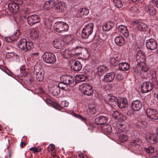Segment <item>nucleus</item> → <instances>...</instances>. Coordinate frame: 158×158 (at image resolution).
<instances>
[{"mask_svg": "<svg viewBox=\"0 0 158 158\" xmlns=\"http://www.w3.org/2000/svg\"><path fill=\"white\" fill-rule=\"evenodd\" d=\"M73 64L72 66V69L75 71H79L81 70L82 68V66L81 63L78 60L73 61Z\"/></svg>", "mask_w": 158, "mask_h": 158, "instance_id": "obj_25", "label": "nucleus"}, {"mask_svg": "<svg viewBox=\"0 0 158 158\" xmlns=\"http://www.w3.org/2000/svg\"><path fill=\"white\" fill-rule=\"evenodd\" d=\"M53 28L55 31L59 33H63L68 31L69 26L67 23L64 22L59 21L54 23Z\"/></svg>", "mask_w": 158, "mask_h": 158, "instance_id": "obj_1", "label": "nucleus"}, {"mask_svg": "<svg viewBox=\"0 0 158 158\" xmlns=\"http://www.w3.org/2000/svg\"><path fill=\"white\" fill-rule=\"evenodd\" d=\"M151 158H158V156H152Z\"/></svg>", "mask_w": 158, "mask_h": 158, "instance_id": "obj_61", "label": "nucleus"}, {"mask_svg": "<svg viewBox=\"0 0 158 158\" xmlns=\"http://www.w3.org/2000/svg\"><path fill=\"white\" fill-rule=\"evenodd\" d=\"M30 150L33 151L34 153L36 152H40L41 150L40 148H38L36 147H32L30 149Z\"/></svg>", "mask_w": 158, "mask_h": 158, "instance_id": "obj_47", "label": "nucleus"}, {"mask_svg": "<svg viewBox=\"0 0 158 158\" xmlns=\"http://www.w3.org/2000/svg\"><path fill=\"white\" fill-rule=\"evenodd\" d=\"M46 102V103L48 104H51L53 103V102L51 100L48 98H47Z\"/></svg>", "mask_w": 158, "mask_h": 158, "instance_id": "obj_52", "label": "nucleus"}, {"mask_svg": "<svg viewBox=\"0 0 158 158\" xmlns=\"http://www.w3.org/2000/svg\"><path fill=\"white\" fill-rule=\"evenodd\" d=\"M115 7L119 8L123 6L122 1L120 0H112Z\"/></svg>", "mask_w": 158, "mask_h": 158, "instance_id": "obj_36", "label": "nucleus"}, {"mask_svg": "<svg viewBox=\"0 0 158 158\" xmlns=\"http://www.w3.org/2000/svg\"><path fill=\"white\" fill-rule=\"evenodd\" d=\"M8 8L11 12L14 13L18 11L19 6L16 3L10 2L8 5Z\"/></svg>", "mask_w": 158, "mask_h": 158, "instance_id": "obj_19", "label": "nucleus"}, {"mask_svg": "<svg viewBox=\"0 0 158 158\" xmlns=\"http://www.w3.org/2000/svg\"><path fill=\"white\" fill-rule=\"evenodd\" d=\"M148 70V68L146 62L138 63L135 69V72L141 73H146Z\"/></svg>", "mask_w": 158, "mask_h": 158, "instance_id": "obj_4", "label": "nucleus"}, {"mask_svg": "<svg viewBox=\"0 0 158 158\" xmlns=\"http://www.w3.org/2000/svg\"><path fill=\"white\" fill-rule=\"evenodd\" d=\"M90 110H92L93 111H94V112L96 110L94 108H91V109H89Z\"/></svg>", "mask_w": 158, "mask_h": 158, "instance_id": "obj_59", "label": "nucleus"}, {"mask_svg": "<svg viewBox=\"0 0 158 158\" xmlns=\"http://www.w3.org/2000/svg\"><path fill=\"white\" fill-rule=\"evenodd\" d=\"M105 101L111 107L115 106L117 104L118 99L114 96L108 94L105 98Z\"/></svg>", "mask_w": 158, "mask_h": 158, "instance_id": "obj_7", "label": "nucleus"}, {"mask_svg": "<svg viewBox=\"0 0 158 158\" xmlns=\"http://www.w3.org/2000/svg\"><path fill=\"white\" fill-rule=\"evenodd\" d=\"M28 24L32 26L40 21V17L36 15H33L28 16L27 18Z\"/></svg>", "mask_w": 158, "mask_h": 158, "instance_id": "obj_10", "label": "nucleus"}, {"mask_svg": "<svg viewBox=\"0 0 158 158\" xmlns=\"http://www.w3.org/2000/svg\"><path fill=\"white\" fill-rule=\"evenodd\" d=\"M153 87V85L150 82H144L141 86L142 93H145L148 92L152 90Z\"/></svg>", "mask_w": 158, "mask_h": 158, "instance_id": "obj_13", "label": "nucleus"}, {"mask_svg": "<svg viewBox=\"0 0 158 158\" xmlns=\"http://www.w3.org/2000/svg\"><path fill=\"white\" fill-rule=\"evenodd\" d=\"M136 60L138 61V63L146 62L145 56L144 53L140 50H139L137 52Z\"/></svg>", "mask_w": 158, "mask_h": 158, "instance_id": "obj_18", "label": "nucleus"}, {"mask_svg": "<svg viewBox=\"0 0 158 158\" xmlns=\"http://www.w3.org/2000/svg\"><path fill=\"white\" fill-rule=\"evenodd\" d=\"M114 41L116 44L119 46H122L125 43V40L122 36H117L115 37Z\"/></svg>", "mask_w": 158, "mask_h": 158, "instance_id": "obj_28", "label": "nucleus"}, {"mask_svg": "<svg viewBox=\"0 0 158 158\" xmlns=\"http://www.w3.org/2000/svg\"><path fill=\"white\" fill-rule=\"evenodd\" d=\"M119 69L123 71H127L129 69V65L127 62H122L118 64Z\"/></svg>", "mask_w": 158, "mask_h": 158, "instance_id": "obj_31", "label": "nucleus"}, {"mask_svg": "<svg viewBox=\"0 0 158 158\" xmlns=\"http://www.w3.org/2000/svg\"><path fill=\"white\" fill-rule=\"evenodd\" d=\"M62 105L64 107H67L68 105V103L66 101H63L62 102Z\"/></svg>", "mask_w": 158, "mask_h": 158, "instance_id": "obj_53", "label": "nucleus"}, {"mask_svg": "<svg viewBox=\"0 0 158 158\" xmlns=\"http://www.w3.org/2000/svg\"><path fill=\"white\" fill-rule=\"evenodd\" d=\"M89 10L87 8H83L79 9L76 12V16L77 17H83L87 15L89 13Z\"/></svg>", "mask_w": 158, "mask_h": 158, "instance_id": "obj_16", "label": "nucleus"}, {"mask_svg": "<svg viewBox=\"0 0 158 158\" xmlns=\"http://www.w3.org/2000/svg\"><path fill=\"white\" fill-rule=\"evenodd\" d=\"M144 10L148 15H155L156 12L155 9L150 5H146L145 6Z\"/></svg>", "mask_w": 158, "mask_h": 158, "instance_id": "obj_17", "label": "nucleus"}, {"mask_svg": "<svg viewBox=\"0 0 158 158\" xmlns=\"http://www.w3.org/2000/svg\"><path fill=\"white\" fill-rule=\"evenodd\" d=\"M27 43V40L23 38L21 39L18 42L17 45L18 47L21 49L27 51L31 48V47H30L29 45L30 43H29L28 46Z\"/></svg>", "mask_w": 158, "mask_h": 158, "instance_id": "obj_6", "label": "nucleus"}, {"mask_svg": "<svg viewBox=\"0 0 158 158\" xmlns=\"http://www.w3.org/2000/svg\"><path fill=\"white\" fill-rule=\"evenodd\" d=\"M118 31L123 34L125 37H128L129 35L128 31L126 27L123 25H119L118 27Z\"/></svg>", "mask_w": 158, "mask_h": 158, "instance_id": "obj_27", "label": "nucleus"}, {"mask_svg": "<svg viewBox=\"0 0 158 158\" xmlns=\"http://www.w3.org/2000/svg\"><path fill=\"white\" fill-rule=\"evenodd\" d=\"M152 3L156 5L157 8H158V0H152Z\"/></svg>", "mask_w": 158, "mask_h": 158, "instance_id": "obj_55", "label": "nucleus"}, {"mask_svg": "<svg viewBox=\"0 0 158 158\" xmlns=\"http://www.w3.org/2000/svg\"><path fill=\"white\" fill-rule=\"evenodd\" d=\"M38 31L37 30H34V34L33 35H34V37L35 38H37L38 37Z\"/></svg>", "mask_w": 158, "mask_h": 158, "instance_id": "obj_54", "label": "nucleus"}, {"mask_svg": "<svg viewBox=\"0 0 158 158\" xmlns=\"http://www.w3.org/2000/svg\"><path fill=\"white\" fill-rule=\"evenodd\" d=\"M79 88L83 94L88 96L92 95L93 94V87L89 84L83 83L79 86Z\"/></svg>", "mask_w": 158, "mask_h": 158, "instance_id": "obj_2", "label": "nucleus"}, {"mask_svg": "<svg viewBox=\"0 0 158 158\" xmlns=\"http://www.w3.org/2000/svg\"><path fill=\"white\" fill-rule=\"evenodd\" d=\"M146 46L147 48L151 50H153L157 47V42L154 39H150L146 41Z\"/></svg>", "mask_w": 158, "mask_h": 158, "instance_id": "obj_9", "label": "nucleus"}, {"mask_svg": "<svg viewBox=\"0 0 158 158\" xmlns=\"http://www.w3.org/2000/svg\"><path fill=\"white\" fill-rule=\"evenodd\" d=\"M156 98H157V99L158 100V93H157L156 95Z\"/></svg>", "mask_w": 158, "mask_h": 158, "instance_id": "obj_63", "label": "nucleus"}, {"mask_svg": "<svg viewBox=\"0 0 158 158\" xmlns=\"http://www.w3.org/2000/svg\"><path fill=\"white\" fill-rule=\"evenodd\" d=\"M44 74L42 72L39 73L36 75V80L38 81H42L44 79Z\"/></svg>", "mask_w": 158, "mask_h": 158, "instance_id": "obj_38", "label": "nucleus"}, {"mask_svg": "<svg viewBox=\"0 0 158 158\" xmlns=\"http://www.w3.org/2000/svg\"><path fill=\"white\" fill-rule=\"evenodd\" d=\"M141 143V140L139 139H137L134 140L132 143L133 149L135 150L139 149Z\"/></svg>", "mask_w": 158, "mask_h": 158, "instance_id": "obj_33", "label": "nucleus"}, {"mask_svg": "<svg viewBox=\"0 0 158 158\" xmlns=\"http://www.w3.org/2000/svg\"><path fill=\"white\" fill-rule=\"evenodd\" d=\"M157 135L152 133H147L146 135L147 140L149 139L150 142L153 144L158 142V128L157 129Z\"/></svg>", "mask_w": 158, "mask_h": 158, "instance_id": "obj_11", "label": "nucleus"}, {"mask_svg": "<svg viewBox=\"0 0 158 158\" xmlns=\"http://www.w3.org/2000/svg\"><path fill=\"white\" fill-rule=\"evenodd\" d=\"M55 148V145L54 144H50L48 147V150L49 152L53 151Z\"/></svg>", "mask_w": 158, "mask_h": 158, "instance_id": "obj_48", "label": "nucleus"}, {"mask_svg": "<svg viewBox=\"0 0 158 158\" xmlns=\"http://www.w3.org/2000/svg\"><path fill=\"white\" fill-rule=\"evenodd\" d=\"M60 93V90L59 87H56L55 88L52 92V94L54 96H57Z\"/></svg>", "mask_w": 158, "mask_h": 158, "instance_id": "obj_41", "label": "nucleus"}, {"mask_svg": "<svg viewBox=\"0 0 158 158\" xmlns=\"http://www.w3.org/2000/svg\"><path fill=\"white\" fill-rule=\"evenodd\" d=\"M115 74L114 72L107 73L104 76L102 81L106 82H112L114 79Z\"/></svg>", "mask_w": 158, "mask_h": 158, "instance_id": "obj_15", "label": "nucleus"}, {"mask_svg": "<svg viewBox=\"0 0 158 158\" xmlns=\"http://www.w3.org/2000/svg\"><path fill=\"white\" fill-rule=\"evenodd\" d=\"M112 116L115 118L119 120L123 121L124 120V118L122 114L117 111H114Z\"/></svg>", "mask_w": 158, "mask_h": 158, "instance_id": "obj_32", "label": "nucleus"}, {"mask_svg": "<svg viewBox=\"0 0 158 158\" xmlns=\"http://www.w3.org/2000/svg\"><path fill=\"white\" fill-rule=\"evenodd\" d=\"M146 151L148 153H152L154 152V149L153 147H150L148 148V149H147Z\"/></svg>", "mask_w": 158, "mask_h": 158, "instance_id": "obj_50", "label": "nucleus"}, {"mask_svg": "<svg viewBox=\"0 0 158 158\" xmlns=\"http://www.w3.org/2000/svg\"><path fill=\"white\" fill-rule=\"evenodd\" d=\"M73 51L68 49H66L63 52L64 57L66 59H69L73 55Z\"/></svg>", "mask_w": 158, "mask_h": 158, "instance_id": "obj_34", "label": "nucleus"}, {"mask_svg": "<svg viewBox=\"0 0 158 158\" xmlns=\"http://www.w3.org/2000/svg\"><path fill=\"white\" fill-rule=\"evenodd\" d=\"M15 1H17L18 3H16L18 5V4H21L23 3V2L22 0H15Z\"/></svg>", "mask_w": 158, "mask_h": 158, "instance_id": "obj_56", "label": "nucleus"}, {"mask_svg": "<svg viewBox=\"0 0 158 158\" xmlns=\"http://www.w3.org/2000/svg\"><path fill=\"white\" fill-rule=\"evenodd\" d=\"M108 118L103 116H100L96 118L94 120L95 123L98 124H104L107 121Z\"/></svg>", "mask_w": 158, "mask_h": 158, "instance_id": "obj_20", "label": "nucleus"}, {"mask_svg": "<svg viewBox=\"0 0 158 158\" xmlns=\"http://www.w3.org/2000/svg\"><path fill=\"white\" fill-rule=\"evenodd\" d=\"M146 113L149 118L153 120H157L158 119V112L154 109H147L146 110Z\"/></svg>", "mask_w": 158, "mask_h": 158, "instance_id": "obj_12", "label": "nucleus"}, {"mask_svg": "<svg viewBox=\"0 0 158 158\" xmlns=\"http://www.w3.org/2000/svg\"><path fill=\"white\" fill-rule=\"evenodd\" d=\"M60 79L62 82L67 85L73 84L74 81V78L70 75H63L61 77Z\"/></svg>", "mask_w": 158, "mask_h": 158, "instance_id": "obj_8", "label": "nucleus"}, {"mask_svg": "<svg viewBox=\"0 0 158 158\" xmlns=\"http://www.w3.org/2000/svg\"><path fill=\"white\" fill-rule=\"evenodd\" d=\"M138 29L140 31H144L147 30V26L146 24L142 22H138L137 23Z\"/></svg>", "mask_w": 158, "mask_h": 158, "instance_id": "obj_30", "label": "nucleus"}, {"mask_svg": "<svg viewBox=\"0 0 158 158\" xmlns=\"http://www.w3.org/2000/svg\"><path fill=\"white\" fill-rule=\"evenodd\" d=\"M114 26V23L111 22H108L105 23L102 27V29L105 31H109L111 30Z\"/></svg>", "mask_w": 158, "mask_h": 158, "instance_id": "obj_29", "label": "nucleus"}, {"mask_svg": "<svg viewBox=\"0 0 158 158\" xmlns=\"http://www.w3.org/2000/svg\"><path fill=\"white\" fill-rule=\"evenodd\" d=\"M19 31L17 30L15 34H14L13 35L10 37H6L5 39L6 41L9 42H11L13 41L17 40L19 38Z\"/></svg>", "mask_w": 158, "mask_h": 158, "instance_id": "obj_22", "label": "nucleus"}, {"mask_svg": "<svg viewBox=\"0 0 158 158\" xmlns=\"http://www.w3.org/2000/svg\"><path fill=\"white\" fill-rule=\"evenodd\" d=\"M53 45L54 47L56 49H60L64 45V42L62 40L55 39L53 41Z\"/></svg>", "mask_w": 158, "mask_h": 158, "instance_id": "obj_21", "label": "nucleus"}, {"mask_svg": "<svg viewBox=\"0 0 158 158\" xmlns=\"http://www.w3.org/2000/svg\"><path fill=\"white\" fill-rule=\"evenodd\" d=\"M55 6L56 9L60 11H63L65 9V3L63 2L57 1L56 2Z\"/></svg>", "mask_w": 158, "mask_h": 158, "instance_id": "obj_23", "label": "nucleus"}, {"mask_svg": "<svg viewBox=\"0 0 158 158\" xmlns=\"http://www.w3.org/2000/svg\"><path fill=\"white\" fill-rule=\"evenodd\" d=\"M6 55V57L10 59L14 57H16V59L18 58L17 55L14 52L7 53Z\"/></svg>", "mask_w": 158, "mask_h": 158, "instance_id": "obj_42", "label": "nucleus"}, {"mask_svg": "<svg viewBox=\"0 0 158 158\" xmlns=\"http://www.w3.org/2000/svg\"><path fill=\"white\" fill-rule=\"evenodd\" d=\"M119 139L121 142H124L127 140V136L125 135H122L120 136Z\"/></svg>", "mask_w": 158, "mask_h": 158, "instance_id": "obj_46", "label": "nucleus"}, {"mask_svg": "<svg viewBox=\"0 0 158 158\" xmlns=\"http://www.w3.org/2000/svg\"><path fill=\"white\" fill-rule=\"evenodd\" d=\"M75 116L77 118H79L82 120L84 121L85 119L81 115L76 114H75Z\"/></svg>", "mask_w": 158, "mask_h": 158, "instance_id": "obj_51", "label": "nucleus"}, {"mask_svg": "<svg viewBox=\"0 0 158 158\" xmlns=\"http://www.w3.org/2000/svg\"><path fill=\"white\" fill-rule=\"evenodd\" d=\"M111 63L114 65H117L118 63V57H112L110 59Z\"/></svg>", "mask_w": 158, "mask_h": 158, "instance_id": "obj_40", "label": "nucleus"}, {"mask_svg": "<svg viewBox=\"0 0 158 158\" xmlns=\"http://www.w3.org/2000/svg\"><path fill=\"white\" fill-rule=\"evenodd\" d=\"M104 130L108 133H110L112 131L111 127L110 125L105 126L104 127Z\"/></svg>", "mask_w": 158, "mask_h": 158, "instance_id": "obj_45", "label": "nucleus"}, {"mask_svg": "<svg viewBox=\"0 0 158 158\" xmlns=\"http://www.w3.org/2000/svg\"><path fill=\"white\" fill-rule=\"evenodd\" d=\"M142 103L139 100H136L133 101L131 104V109L135 111H138L140 110L142 107Z\"/></svg>", "mask_w": 158, "mask_h": 158, "instance_id": "obj_14", "label": "nucleus"}, {"mask_svg": "<svg viewBox=\"0 0 158 158\" xmlns=\"http://www.w3.org/2000/svg\"><path fill=\"white\" fill-rule=\"evenodd\" d=\"M94 29V25L89 23L86 25L82 30V36L84 38H87L92 33Z\"/></svg>", "mask_w": 158, "mask_h": 158, "instance_id": "obj_3", "label": "nucleus"}, {"mask_svg": "<svg viewBox=\"0 0 158 158\" xmlns=\"http://www.w3.org/2000/svg\"><path fill=\"white\" fill-rule=\"evenodd\" d=\"M43 58L46 63L48 64L53 63L56 61L55 55L51 52H45L43 55Z\"/></svg>", "mask_w": 158, "mask_h": 158, "instance_id": "obj_5", "label": "nucleus"}, {"mask_svg": "<svg viewBox=\"0 0 158 158\" xmlns=\"http://www.w3.org/2000/svg\"><path fill=\"white\" fill-rule=\"evenodd\" d=\"M117 105L121 108L126 107L128 106L127 100L125 98H121L118 100Z\"/></svg>", "mask_w": 158, "mask_h": 158, "instance_id": "obj_26", "label": "nucleus"}, {"mask_svg": "<svg viewBox=\"0 0 158 158\" xmlns=\"http://www.w3.org/2000/svg\"><path fill=\"white\" fill-rule=\"evenodd\" d=\"M1 46V44L0 43V46Z\"/></svg>", "mask_w": 158, "mask_h": 158, "instance_id": "obj_64", "label": "nucleus"}, {"mask_svg": "<svg viewBox=\"0 0 158 158\" xmlns=\"http://www.w3.org/2000/svg\"><path fill=\"white\" fill-rule=\"evenodd\" d=\"M55 3L56 1L54 0L47 1L44 4V7L46 10H49L55 6Z\"/></svg>", "mask_w": 158, "mask_h": 158, "instance_id": "obj_24", "label": "nucleus"}, {"mask_svg": "<svg viewBox=\"0 0 158 158\" xmlns=\"http://www.w3.org/2000/svg\"><path fill=\"white\" fill-rule=\"evenodd\" d=\"M76 80L78 81H84L86 79V77L84 75L80 74L77 75L76 77Z\"/></svg>", "mask_w": 158, "mask_h": 158, "instance_id": "obj_35", "label": "nucleus"}, {"mask_svg": "<svg viewBox=\"0 0 158 158\" xmlns=\"http://www.w3.org/2000/svg\"><path fill=\"white\" fill-rule=\"evenodd\" d=\"M74 38V36L73 35H71L67 36L66 39L67 43H72L73 42L72 41L73 40Z\"/></svg>", "mask_w": 158, "mask_h": 158, "instance_id": "obj_43", "label": "nucleus"}, {"mask_svg": "<svg viewBox=\"0 0 158 158\" xmlns=\"http://www.w3.org/2000/svg\"><path fill=\"white\" fill-rule=\"evenodd\" d=\"M131 1L135 3L137 2V0H131Z\"/></svg>", "mask_w": 158, "mask_h": 158, "instance_id": "obj_60", "label": "nucleus"}, {"mask_svg": "<svg viewBox=\"0 0 158 158\" xmlns=\"http://www.w3.org/2000/svg\"><path fill=\"white\" fill-rule=\"evenodd\" d=\"M34 55H36L37 56H38L39 55V53H34L33 54Z\"/></svg>", "mask_w": 158, "mask_h": 158, "instance_id": "obj_62", "label": "nucleus"}, {"mask_svg": "<svg viewBox=\"0 0 158 158\" xmlns=\"http://www.w3.org/2000/svg\"><path fill=\"white\" fill-rule=\"evenodd\" d=\"M98 71L99 72H102L106 71L108 70L107 68L104 65L99 66L97 68Z\"/></svg>", "mask_w": 158, "mask_h": 158, "instance_id": "obj_39", "label": "nucleus"}, {"mask_svg": "<svg viewBox=\"0 0 158 158\" xmlns=\"http://www.w3.org/2000/svg\"><path fill=\"white\" fill-rule=\"evenodd\" d=\"M23 144H24V145H25L26 144L25 143H23L22 142H21V143H20V146L21 148H23Z\"/></svg>", "mask_w": 158, "mask_h": 158, "instance_id": "obj_58", "label": "nucleus"}, {"mask_svg": "<svg viewBox=\"0 0 158 158\" xmlns=\"http://www.w3.org/2000/svg\"><path fill=\"white\" fill-rule=\"evenodd\" d=\"M78 156L81 158H84V156L82 153L79 154Z\"/></svg>", "mask_w": 158, "mask_h": 158, "instance_id": "obj_57", "label": "nucleus"}, {"mask_svg": "<svg viewBox=\"0 0 158 158\" xmlns=\"http://www.w3.org/2000/svg\"><path fill=\"white\" fill-rule=\"evenodd\" d=\"M42 72L40 71V70H39L38 69L37 67V66H35L34 67V73L35 75H37L39 73Z\"/></svg>", "mask_w": 158, "mask_h": 158, "instance_id": "obj_49", "label": "nucleus"}, {"mask_svg": "<svg viewBox=\"0 0 158 158\" xmlns=\"http://www.w3.org/2000/svg\"><path fill=\"white\" fill-rule=\"evenodd\" d=\"M131 13H133V15L139 12V10L137 7L134 6L132 7L130 9Z\"/></svg>", "mask_w": 158, "mask_h": 158, "instance_id": "obj_44", "label": "nucleus"}, {"mask_svg": "<svg viewBox=\"0 0 158 158\" xmlns=\"http://www.w3.org/2000/svg\"><path fill=\"white\" fill-rule=\"evenodd\" d=\"M57 87H59L60 89L61 88L62 90H64L65 91L68 90L69 89L68 85L64 84L62 82V81L59 83Z\"/></svg>", "mask_w": 158, "mask_h": 158, "instance_id": "obj_37", "label": "nucleus"}]
</instances>
